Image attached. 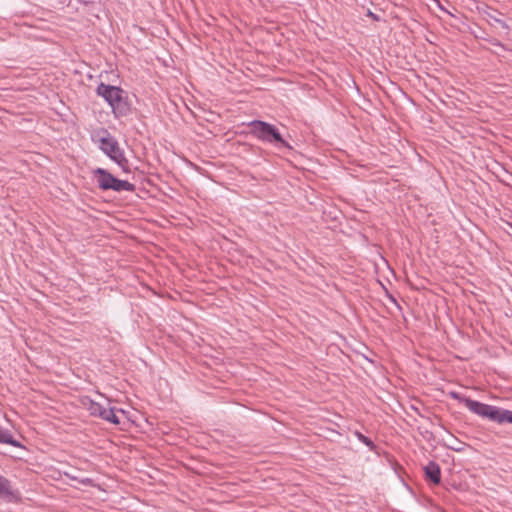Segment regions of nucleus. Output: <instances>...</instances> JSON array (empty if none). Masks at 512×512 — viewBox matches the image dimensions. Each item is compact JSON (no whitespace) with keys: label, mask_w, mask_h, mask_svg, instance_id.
<instances>
[{"label":"nucleus","mask_w":512,"mask_h":512,"mask_svg":"<svg viewBox=\"0 0 512 512\" xmlns=\"http://www.w3.org/2000/svg\"><path fill=\"white\" fill-rule=\"evenodd\" d=\"M367 16L373 19L374 21H380V17L377 14L373 13L371 10L367 11Z\"/></svg>","instance_id":"obj_13"},{"label":"nucleus","mask_w":512,"mask_h":512,"mask_svg":"<svg viewBox=\"0 0 512 512\" xmlns=\"http://www.w3.org/2000/svg\"><path fill=\"white\" fill-rule=\"evenodd\" d=\"M0 443L9 444L13 447H22L21 443L16 440L8 429L0 426Z\"/></svg>","instance_id":"obj_10"},{"label":"nucleus","mask_w":512,"mask_h":512,"mask_svg":"<svg viewBox=\"0 0 512 512\" xmlns=\"http://www.w3.org/2000/svg\"><path fill=\"white\" fill-rule=\"evenodd\" d=\"M87 410L90 415L100 417L112 424L118 425L120 423V419L116 416L114 408H106L101 404L90 400L87 405Z\"/></svg>","instance_id":"obj_5"},{"label":"nucleus","mask_w":512,"mask_h":512,"mask_svg":"<svg viewBox=\"0 0 512 512\" xmlns=\"http://www.w3.org/2000/svg\"><path fill=\"white\" fill-rule=\"evenodd\" d=\"M488 17H489L488 22L491 26L500 27L501 29L505 30L506 32L509 31V26L507 25V23L504 20L498 18L494 14H488Z\"/></svg>","instance_id":"obj_11"},{"label":"nucleus","mask_w":512,"mask_h":512,"mask_svg":"<svg viewBox=\"0 0 512 512\" xmlns=\"http://www.w3.org/2000/svg\"><path fill=\"white\" fill-rule=\"evenodd\" d=\"M463 403L473 413L498 424H512V411L485 404L471 398H464Z\"/></svg>","instance_id":"obj_2"},{"label":"nucleus","mask_w":512,"mask_h":512,"mask_svg":"<svg viewBox=\"0 0 512 512\" xmlns=\"http://www.w3.org/2000/svg\"><path fill=\"white\" fill-rule=\"evenodd\" d=\"M451 396H452V398L457 399V400H459L461 402H463V399L466 398L465 396H461L457 392H451Z\"/></svg>","instance_id":"obj_14"},{"label":"nucleus","mask_w":512,"mask_h":512,"mask_svg":"<svg viewBox=\"0 0 512 512\" xmlns=\"http://www.w3.org/2000/svg\"><path fill=\"white\" fill-rule=\"evenodd\" d=\"M355 436L358 438L359 441H361L363 444L369 447L370 450L373 451L375 449V444L369 437L365 436L359 431H355Z\"/></svg>","instance_id":"obj_12"},{"label":"nucleus","mask_w":512,"mask_h":512,"mask_svg":"<svg viewBox=\"0 0 512 512\" xmlns=\"http://www.w3.org/2000/svg\"><path fill=\"white\" fill-rule=\"evenodd\" d=\"M423 470L427 481L435 485L440 484L441 469L436 462L430 461L426 466H424Z\"/></svg>","instance_id":"obj_8"},{"label":"nucleus","mask_w":512,"mask_h":512,"mask_svg":"<svg viewBox=\"0 0 512 512\" xmlns=\"http://www.w3.org/2000/svg\"><path fill=\"white\" fill-rule=\"evenodd\" d=\"M99 149L114 161L124 173H131L129 161L118 141L106 131V136L99 139Z\"/></svg>","instance_id":"obj_4"},{"label":"nucleus","mask_w":512,"mask_h":512,"mask_svg":"<svg viewBox=\"0 0 512 512\" xmlns=\"http://www.w3.org/2000/svg\"><path fill=\"white\" fill-rule=\"evenodd\" d=\"M96 93L98 96L104 98V100L111 106L116 100H119L122 94H126V92L118 86L109 85L101 82L97 88Z\"/></svg>","instance_id":"obj_6"},{"label":"nucleus","mask_w":512,"mask_h":512,"mask_svg":"<svg viewBox=\"0 0 512 512\" xmlns=\"http://www.w3.org/2000/svg\"><path fill=\"white\" fill-rule=\"evenodd\" d=\"M93 175L97 180L98 188L102 191L134 192L136 187L127 180H121L104 168H96Z\"/></svg>","instance_id":"obj_3"},{"label":"nucleus","mask_w":512,"mask_h":512,"mask_svg":"<svg viewBox=\"0 0 512 512\" xmlns=\"http://www.w3.org/2000/svg\"><path fill=\"white\" fill-rule=\"evenodd\" d=\"M119 100H116L112 105V111L115 115V117H123L128 115L130 112V104L127 99V93L122 94L120 97H118Z\"/></svg>","instance_id":"obj_9"},{"label":"nucleus","mask_w":512,"mask_h":512,"mask_svg":"<svg viewBox=\"0 0 512 512\" xmlns=\"http://www.w3.org/2000/svg\"><path fill=\"white\" fill-rule=\"evenodd\" d=\"M0 498L10 502H18L21 499L19 491L14 490L11 481L2 475H0Z\"/></svg>","instance_id":"obj_7"},{"label":"nucleus","mask_w":512,"mask_h":512,"mask_svg":"<svg viewBox=\"0 0 512 512\" xmlns=\"http://www.w3.org/2000/svg\"><path fill=\"white\" fill-rule=\"evenodd\" d=\"M249 133L259 141L269 144L278 151L293 150V147L284 139L279 129L263 120H252L248 124Z\"/></svg>","instance_id":"obj_1"}]
</instances>
